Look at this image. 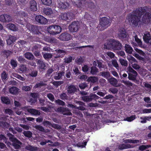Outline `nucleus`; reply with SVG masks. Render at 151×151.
<instances>
[{
  "mask_svg": "<svg viewBox=\"0 0 151 151\" xmlns=\"http://www.w3.org/2000/svg\"><path fill=\"white\" fill-rule=\"evenodd\" d=\"M145 11L144 8H139L129 14L127 18L129 21H130L132 24L137 26L140 21L142 13Z\"/></svg>",
  "mask_w": 151,
  "mask_h": 151,
  "instance_id": "obj_1",
  "label": "nucleus"
},
{
  "mask_svg": "<svg viewBox=\"0 0 151 151\" xmlns=\"http://www.w3.org/2000/svg\"><path fill=\"white\" fill-rule=\"evenodd\" d=\"M104 48L106 49H112L114 50H120L122 47V44L118 41L113 39L107 40L104 45Z\"/></svg>",
  "mask_w": 151,
  "mask_h": 151,
  "instance_id": "obj_2",
  "label": "nucleus"
},
{
  "mask_svg": "<svg viewBox=\"0 0 151 151\" xmlns=\"http://www.w3.org/2000/svg\"><path fill=\"white\" fill-rule=\"evenodd\" d=\"M79 8H94L95 7L94 3L91 0H71Z\"/></svg>",
  "mask_w": 151,
  "mask_h": 151,
  "instance_id": "obj_3",
  "label": "nucleus"
},
{
  "mask_svg": "<svg viewBox=\"0 0 151 151\" xmlns=\"http://www.w3.org/2000/svg\"><path fill=\"white\" fill-rule=\"evenodd\" d=\"M109 19L106 17L101 18L98 27V29L100 30H104L109 26Z\"/></svg>",
  "mask_w": 151,
  "mask_h": 151,
  "instance_id": "obj_4",
  "label": "nucleus"
},
{
  "mask_svg": "<svg viewBox=\"0 0 151 151\" xmlns=\"http://www.w3.org/2000/svg\"><path fill=\"white\" fill-rule=\"evenodd\" d=\"M61 27L59 25H51L47 28L48 32L52 35L59 34L62 31Z\"/></svg>",
  "mask_w": 151,
  "mask_h": 151,
  "instance_id": "obj_5",
  "label": "nucleus"
},
{
  "mask_svg": "<svg viewBox=\"0 0 151 151\" xmlns=\"http://www.w3.org/2000/svg\"><path fill=\"white\" fill-rule=\"evenodd\" d=\"M142 8H144L145 9V11L142 13V15L145 13L142 19V22L144 23L150 22L151 21V15L149 12H151V9H150L148 10V8L147 7H144Z\"/></svg>",
  "mask_w": 151,
  "mask_h": 151,
  "instance_id": "obj_6",
  "label": "nucleus"
},
{
  "mask_svg": "<svg viewBox=\"0 0 151 151\" xmlns=\"http://www.w3.org/2000/svg\"><path fill=\"white\" fill-rule=\"evenodd\" d=\"M127 69L130 73H128V78L130 80L135 81L137 75V72L130 66H129Z\"/></svg>",
  "mask_w": 151,
  "mask_h": 151,
  "instance_id": "obj_7",
  "label": "nucleus"
},
{
  "mask_svg": "<svg viewBox=\"0 0 151 151\" xmlns=\"http://www.w3.org/2000/svg\"><path fill=\"white\" fill-rule=\"evenodd\" d=\"M80 28L79 23L78 22H73L69 25L68 28L70 32H77Z\"/></svg>",
  "mask_w": 151,
  "mask_h": 151,
  "instance_id": "obj_8",
  "label": "nucleus"
},
{
  "mask_svg": "<svg viewBox=\"0 0 151 151\" xmlns=\"http://www.w3.org/2000/svg\"><path fill=\"white\" fill-rule=\"evenodd\" d=\"M55 111L61 113L63 115H72L70 110L67 107L60 106L58 107Z\"/></svg>",
  "mask_w": 151,
  "mask_h": 151,
  "instance_id": "obj_9",
  "label": "nucleus"
},
{
  "mask_svg": "<svg viewBox=\"0 0 151 151\" xmlns=\"http://www.w3.org/2000/svg\"><path fill=\"white\" fill-rule=\"evenodd\" d=\"M60 17L62 20L71 21L74 18L75 15L72 12H70L62 14Z\"/></svg>",
  "mask_w": 151,
  "mask_h": 151,
  "instance_id": "obj_10",
  "label": "nucleus"
},
{
  "mask_svg": "<svg viewBox=\"0 0 151 151\" xmlns=\"http://www.w3.org/2000/svg\"><path fill=\"white\" fill-rule=\"evenodd\" d=\"M71 38L70 34L67 32L61 33L58 37L60 40L63 42L67 41L70 40Z\"/></svg>",
  "mask_w": 151,
  "mask_h": 151,
  "instance_id": "obj_11",
  "label": "nucleus"
},
{
  "mask_svg": "<svg viewBox=\"0 0 151 151\" xmlns=\"http://www.w3.org/2000/svg\"><path fill=\"white\" fill-rule=\"evenodd\" d=\"M11 141L12 142V145L15 149L18 150L21 148L22 143L16 138L12 139Z\"/></svg>",
  "mask_w": 151,
  "mask_h": 151,
  "instance_id": "obj_12",
  "label": "nucleus"
},
{
  "mask_svg": "<svg viewBox=\"0 0 151 151\" xmlns=\"http://www.w3.org/2000/svg\"><path fill=\"white\" fill-rule=\"evenodd\" d=\"M36 21L42 24H45L47 22V19L43 16L40 15H37L35 18Z\"/></svg>",
  "mask_w": 151,
  "mask_h": 151,
  "instance_id": "obj_13",
  "label": "nucleus"
},
{
  "mask_svg": "<svg viewBox=\"0 0 151 151\" xmlns=\"http://www.w3.org/2000/svg\"><path fill=\"white\" fill-rule=\"evenodd\" d=\"M11 17L6 14H2L0 16V21L2 22H9L12 21Z\"/></svg>",
  "mask_w": 151,
  "mask_h": 151,
  "instance_id": "obj_14",
  "label": "nucleus"
},
{
  "mask_svg": "<svg viewBox=\"0 0 151 151\" xmlns=\"http://www.w3.org/2000/svg\"><path fill=\"white\" fill-rule=\"evenodd\" d=\"M66 89L68 94H73L74 93L77 91V88L74 85H68L66 87Z\"/></svg>",
  "mask_w": 151,
  "mask_h": 151,
  "instance_id": "obj_15",
  "label": "nucleus"
},
{
  "mask_svg": "<svg viewBox=\"0 0 151 151\" xmlns=\"http://www.w3.org/2000/svg\"><path fill=\"white\" fill-rule=\"evenodd\" d=\"M74 102L79 106H76V109L81 111H83L85 109V108L84 107L85 106V103L83 102L75 100L74 101Z\"/></svg>",
  "mask_w": 151,
  "mask_h": 151,
  "instance_id": "obj_16",
  "label": "nucleus"
},
{
  "mask_svg": "<svg viewBox=\"0 0 151 151\" xmlns=\"http://www.w3.org/2000/svg\"><path fill=\"white\" fill-rule=\"evenodd\" d=\"M40 29V27L36 26L30 25L29 29L30 31L32 32L34 34H38L40 32H39V30Z\"/></svg>",
  "mask_w": 151,
  "mask_h": 151,
  "instance_id": "obj_17",
  "label": "nucleus"
},
{
  "mask_svg": "<svg viewBox=\"0 0 151 151\" xmlns=\"http://www.w3.org/2000/svg\"><path fill=\"white\" fill-rule=\"evenodd\" d=\"M57 6L61 9H66L69 6V4L67 2L63 3L59 0L57 1Z\"/></svg>",
  "mask_w": 151,
  "mask_h": 151,
  "instance_id": "obj_18",
  "label": "nucleus"
},
{
  "mask_svg": "<svg viewBox=\"0 0 151 151\" xmlns=\"http://www.w3.org/2000/svg\"><path fill=\"white\" fill-rule=\"evenodd\" d=\"M29 8L32 11H36L37 10V4L35 1L32 0L30 1Z\"/></svg>",
  "mask_w": 151,
  "mask_h": 151,
  "instance_id": "obj_19",
  "label": "nucleus"
},
{
  "mask_svg": "<svg viewBox=\"0 0 151 151\" xmlns=\"http://www.w3.org/2000/svg\"><path fill=\"white\" fill-rule=\"evenodd\" d=\"M98 67L99 68L101 71L103 70V69H107V67L106 65L105 64L103 61L100 60L97 61Z\"/></svg>",
  "mask_w": 151,
  "mask_h": 151,
  "instance_id": "obj_20",
  "label": "nucleus"
},
{
  "mask_svg": "<svg viewBox=\"0 0 151 151\" xmlns=\"http://www.w3.org/2000/svg\"><path fill=\"white\" fill-rule=\"evenodd\" d=\"M108 81L113 86L115 87H117L119 86H118L117 84L118 83V80L115 78L112 77L108 80Z\"/></svg>",
  "mask_w": 151,
  "mask_h": 151,
  "instance_id": "obj_21",
  "label": "nucleus"
},
{
  "mask_svg": "<svg viewBox=\"0 0 151 151\" xmlns=\"http://www.w3.org/2000/svg\"><path fill=\"white\" fill-rule=\"evenodd\" d=\"M119 38L122 39L126 37V32L124 29H121L119 30L118 33Z\"/></svg>",
  "mask_w": 151,
  "mask_h": 151,
  "instance_id": "obj_22",
  "label": "nucleus"
},
{
  "mask_svg": "<svg viewBox=\"0 0 151 151\" xmlns=\"http://www.w3.org/2000/svg\"><path fill=\"white\" fill-rule=\"evenodd\" d=\"M24 57L28 60H32L35 58V57L31 52H27L24 54Z\"/></svg>",
  "mask_w": 151,
  "mask_h": 151,
  "instance_id": "obj_23",
  "label": "nucleus"
},
{
  "mask_svg": "<svg viewBox=\"0 0 151 151\" xmlns=\"http://www.w3.org/2000/svg\"><path fill=\"white\" fill-rule=\"evenodd\" d=\"M17 38L14 36H12L11 35L9 36V38L6 40L7 45H11L13 44V43L15 42Z\"/></svg>",
  "mask_w": 151,
  "mask_h": 151,
  "instance_id": "obj_24",
  "label": "nucleus"
},
{
  "mask_svg": "<svg viewBox=\"0 0 151 151\" xmlns=\"http://www.w3.org/2000/svg\"><path fill=\"white\" fill-rule=\"evenodd\" d=\"M34 127L40 131L44 132H50V130L48 129L45 130L44 127L40 125H36L33 126Z\"/></svg>",
  "mask_w": 151,
  "mask_h": 151,
  "instance_id": "obj_25",
  "label": "nucleus"
},
{
  "mask_svg": "<svg viewBox=\"0 0 151 151\" xmlns=\"http://www.w3.org/2000/svg\"><path fill=\"white\" fill-rule=\"evenodd\" d=\"M37 63L39 68L42 70L45 69L46 65L45 63L43 61L40 60H38L37 61Z\"/></svg>",
  "mask_w": 151,
  "mask_h": 151,
  "instance_id": "obj_26",
  "label": "nucleus"
},
{
  "mask_svg": "<svg viewBox=\"0 0 151 151\" xmlns=\"http://www.w3.org/2000/svg\"><path fill=\"white\" fill-rule=\"evenodd\" d=\"M144 34L143 38L145 42L147 43H149V41L151 40V36L150 33L146 32Z\"/></svg>",
  "mask_w": 151,
  "mask_h": 151,
  "instance_id": "obj_27",
  "label": "nucleus"
},
{
  "mask_svg": "<svg viewBox=\"0 0 151 151\" xmlns=\"http://www.w3.org/2000/svg\"><path fill=\"white\" fill-rule=\"evenodd\" d=\"M100 74V76L106 79L109 78L111 76L110 72L108 71L101 72Z\"/></svg>",
  "mask_w": 151,
  "mask_h": 151,
  "instance_id": "obj_28",
  "label": "nucleus"
},
{
  "mask_svg": "<svg viewBox=\"0 0 151 151\" xmlns=\"http://www.w3.org/2000/svg\"><path fill=\"white\" fill-rule=\"evenodd\" d=\"M125 50L126 52L129 54H132L133 51L132 47L129 45L125 44Z\"/></svg>",
  "mask_w": 151,
  "mask_h": 151,
  "instance_id": "obj_29",
  "label": "nucleus"
},
{
  "mask_svg": "<svg viewBox=\"0 0 151 151\" xmlns=\"http://www.w3.org/2000/svg\"><path fill=\"white\" fill-rule=\"evenodd\" d=\"M82 100L85 102H89L91 101L92 100V94H90L88 96H84L82 97Z\"/></svg>",
  "mask_w": 151,
  "mask_h": 151,
  "instance_id": "obj_30",
  "label": "nucleus"
},
{
  "mask_svg": "<svg viewBox=\"0 0 151 151\" xmlns=\"http://www.w3.org/2000/svg\"><path fill=\"white\" fill-rule=\"evenodd\" d=\"M19 89L16 87L13 86L9 89V92L13 94H17L18 92Z\"/></svg>",
  "mask_w": 151,
  "mask_h": 151,
  "instance_id": "obj_31",
  "label": "nucleus"
},
{
  "mask_svg": "<svg viewBox=\"0 0 151 151\" xmlns=\"http://www.w3.org/2000/svg\"><path fill=\"white\" fill-rule=\"evenodd\" d=\"M99 72V69L95 66H92L91 68L90 73L94 75H96Z\"/></svg>",
  "mask_w": 151,
  "mask_h": 151,
  "instance_id": "obj_32",
  "label": "nucleus"
},
{
  "mask_svg": "<svg viewBox=\"0 0 151 151\" xmlns=\"http://www.w3.org/2000/svg\"><path fill=\"white\" fill-rule=\"evenodd\" d=\"M46 41L51 43H57L58 42V40L55 38L53 37L47 38Z\"/></svg>",
  "mask_w": 151,
  "mask_h": 151,
  "instance_id": "obj_33",
  "label": "nucleus"
},
{
  "mask_svg": "<svg viewBox=\"0 0 151 151\" xmlns=\"http://www.w3.org/2000/svg\"><path fill=\"white\" fill-rule=\"evenodd\" d=\"M30 113L35 116H39L40 114V113L39 111L32 108L31 109Z\"/></svg>",
  "mask_w": 151,
  "mask_h": 151,
  "instance_id": "obj_34",
  "label": "nucleus"
},
{
  "mask_svg": "<svg viewBox=\"0 0 151 151\" xmlns=\"http://www.w3.org/2000/svg\"><path fill=\"white\" fill-rule=\"evenodd\" d=\"M132 147L131 145L130 144H123L120 145L118 146V148L120 150H123L126 149L130 148Z\"/></svg>",
  "mask_w": 151,
  "mask_h": 151,
  "instance_id": "obj_35",
  "label": "nucleus"
},
{
  "mask_svg": "<svg viewBox=\"0 0 151 151\" xmlns=\"http://www.w3.org/2000/svg\"><path fill=\"white\" fill-rule=\"evenodd\" d=\"M55 51L58 54L60 55L61 57H62L66 53V52L65 50L60 49L56 50Z\"/></svg>",
  "mask_w": 151,
  "mask_h": 151,
  "instance_id": "obj_36",
  "label": "nucleus"
},
{
  "mask_svg": "<svg viewBox=\"0 0 151 151\" xmlns=\"http://www.w3.org/2000/svg\"><path fill=\"white\" fill-rule=\"evenodd\" d=\"M43 12L46 15H49L52 14V9L50 8H44Z\"/></svg>",
  "mask_w": 151,
  "mask_h": 151,
  "instance_id": "obj_37",
  "label": "nucleus"
},
{
  "mask_svg": "<svg viewBox=\"0 0 151 151\" xmlns=\"http://www.w3.org/2000/svg\"><path fill=\"white\" fill-rule=\"evenodd\" d=\"M141 140H132L131 139H126L124 141V142L126 143H132L133 144H135L137 143H138L139 142H141Z\"/></svg>",
  "mask_w": 151,
  "mask_h": 151,
  "instance_id": "obj_38",
  "label": "nucleus"
},
{
  "mask_svg": "<svg viewBox=\"0 0 151 151\" xmlns=\"http://www.w3.org/2000/svg\"><path fill=\"white\" fill-rule=\"evenodd\" d=\"M46 84L42 81H40V82H37L35 86L34 87L35 88H41L42 86H46Z\"/></svg>",
  "mask_w": 151,
  "mask_h": 151,
  "instance_id": "obj_39",
  "label": "nucleus"
},
{
  "mask_svg": "<svg viewBox=\"0 0 151 151\" xmlns=\"http://www.w3.org/2000/svg\"><path fill=\"white\" fill-rule=\"evenodd\" d=\"M64 75V73L63 72H59L58 73H56L54 77L55 79L57 80L60 79L62 76Z\"/></svg>",
  "mask_w": 151,
  "mask_h": 151,
  "instance_id": "obj_40",
  "label": "nucleus"
},
{
  "mask_svg": "<svg viewBox=\"0 0 151 151\" xmlns=\"http://www.w3.org/2000/svg\"><path fill=\"white\" fill-rule=\"evenodd\" d=\"M127 58L128 60L132 65L134 63L137 62V61L136 59L131 55H129L127 56Z\"/></svg>",
  "mask_w": 151,
  "mask_h": 151,
  "instance_id": "obj_41",
  "label": "nucleus"
},
{
  "mask_svg": "<svg viewBox=\"0 0 151 151\" xmlns=\"http://www.w3.org/2000/svg\"><path fill=\"white\" fill-rule=\"evenodd\" d=\"M98 78L95 76L91 77H89L87 80L88 82H91L93 83H95L98 81Z\"/></svg>",
  "mask_w": 151,
  "mask_h": 151,
  "instance_id": "obj_42",
  "label": "nucleus"
},
{
  "mask_svg": "<svg viewBox=\"0 0 151 151\" xmlns=\"http://www.w3.org/2000/svg\"><path fill=\"white\" fill-rule=\"evenodd\" d=\"M135 41L137 43L139 46L141 47H144V46L142 44L141 41L139 39L137 35H136L134 37Z\"/></svg>",
  "mask_w": 151,
  "mask_h": 151,
  "instance_id": "obj_43",
  "label": "nucleus"
},
{
  "mask_svg": "<svg viewBox=\"0 0 151 151\" xmlns=\"http://www.w3.org/2000/svg\"><path fill=\"white\" fill-rule=\"evenodd\" d=\"M119 62L122 66L127 67L128 65V62L126 60L120 58L119 60Z\"/></svg>",
  "mask_w": 151,
  "mask_h": 151,
  "instance_id": "obj_44",
  "label": "nucleus"
},
{
  "mask_svg": "<svg viewBox=\"0 0 151 151\" xmlns=\"http://www.w3.org/2000/svg\"><path fill=\"white\" fill-rule=\"evenodd\" d=\"M43 55L45 59L47 60L51 58L52 57V54L48 53H44Z\"/></svg>",
  "mask_w": 151,
  "mask_h": 151,
  "instance_id": "obj_45",
  "label": "nucleus"
},
{
  "mask_svg": "<svg viewBox=\"0 0 151 151\" xmlns=\"http://www.w3.org/2000/svg\"><path fill=\"white\" fill-rule=\"evenodd\" d=\"M25 149L31 151H34L37 150V147L32 146L30 145H28L26 146Z\"/></svg>",
  "mask_w": 151,
  "mask_h": 151,
  "instance_id": "obj_46",
  "label": "nucleus"
},
{
  "mask_svg": "<svg viewBox=\"0 0 151 151\" xmlns=\"http://www.w3.org/2000/svg\"><path fill=\"white\" fill-rule=\"evenodd\" d=\"M40 47V45L38 44L35 45H33L31 47V51L32 52H34V51L37 50Z\"/></svg>",
  "mask_w": 151,
  "mask_h": 151,
  "instance_id": "obj_47",
  "label": "nucleus"
},
{
  "mask_svg": "<svg viewBox=\"0 0 151 151\" xmlns=\"http://www.w3.org/2000/svg\"><path fill=\"white\" fill-rule=\"evenodd\" d=\"M52 83L55 87H57L62 84H63L64 82L63 81H54Z\"/></svg>",
  "mask_w": 151,
  "mask_h": 151,
  "instance_id": "obj_48",
  "label": "nucleus"
},
{
  "mask_svg": "<svg viewBox=\"0 0 151 151\" xmlns=\"http://www.w3.org/2000/svg\"><path fill=\"white\" fill-rule=\"evenodd\" d=\"M112 65L116 68L119 70V65L116 60H111Z\"/></svg>",
  "mask_w": 151,
  "mask_h": 151,
  "instance_id": "obj_49",
  "label": "nucleus"
},
{
  "mask_svg": "<svg viewBox=\"0 0 151 151\" xmlns=\"http://www.w3.org/2000/svg\"><path fill=\"white\" fill-rule=\"evenodd\" d=\"M43 4L47 6H50L52 4V0H41Z\"/></svg>",
  "mask_w": 151,
  "mask_h": 151,
  "instance_id": "obj_50",
  "label": "nucleus"
},
{
  "mask_svg": "<svg viewBox=\"0 0 151 151\" xmlns=\"http://www.w3.org/2000/svg\"><path fill=\"white\" fill-rule=\"evenodd\" d=\"M7 27L11 30L13 31L17 30V28L15 25L13 24L9 23L7 24Z\"/></svg>",
  "mask_w": 151,
  "mask_h": 151,
  "instance_id": "obj_51",
  "label": "nucleus"
},
{
  "mask_svg": "<svg viewBox=\"0 0 151 151\" xmlns=\"http://www.w3.org/2000/svg\"><path fill=\"white\" fill-rule=\"evenodd\" d=\"M1 99L4 103L8 104L10 103V100L7 97H1Z\"/></svg>",
  "mask_w": 151,
  "mask_h": 151,
  "instance_id": "obj_52",
  "label": "nucleus"
},
{
  "mask_svg": "<svg viewBox=\"0 0 151 151\" xmlns=\"http://www.w3.org/2000/svg\"><path fill=\"white\" fill-rule=\"evenodd\" d=\"M9 124L6 122H0V127L4 128H7L9 127Z\"/></svg>",
  "mask_w": 151,
  "mask_h": 151,
  "instance_id": "obj_53",
  "label": "nucleus"
},
{
  "mask_svg": "<svg viewBox=\"0 0 151 151\" xmlns=\"http://www.w3.org/2000/svg\"><path fill=\"white\" fill-rule=\"evenodd\" d=\"M24 135L28 138H31L32 137V133L29 131H25L23 132Z\"/></svg>",
  "mask_w": 151,
  "mask_h": 151,
  "instance_id": "obj_54",
  "label": "nucleus"
},
{
  "mask_svg": "<svg viewBox=\"0 0 151 151\" xmlns=\"http://www.w3.org/2000/svg\"><path fill=\"white\" fill-rule=\"evenodd\" d=\"M118 90L117 88L114 87L110 88L109 90V92L113 94L117 93Z\"/></svg>",
  "mask_w": 151,
  "mask_h": 151,
  "instance_id": "obj_55",
  "label": "nucleus"
},
{
  "mask_svg": "<svg viewBox=\"0 0 151 151\" xmlns=\"http://www.w3.org/2000/svg\"><path fill=\"white\" fill-rule=\"evenodd\" d=\"M150 147H151V146L150 145H142L139 147V149L141 151H143Z\"/></svg>",
  "mask_w": 151,
  "mask_h": 151,
  "instance_id": "obj_56",
  "label": "nucleus"
},
{
  "mask_svg": "<svg viewBox=\"0 0 151 151\" xmlns=\"http://www.w3.org/2000/svg\"><path fill=\"white\" fill-rule=\"evenodd\" d=\"M13 75L14 76V77L17 78L18 79L24 81L25 80V78H24V77L21 76L20 75L16 73H14L13 74Z\"/></svg>",
  "mask_w": 151,
  "mask_h": 151,
  "instance_id": "obj_57",
  "label": "nucleus"
},
{
  "mask_svg": "<svg viewBox=\"0 0 151 151\" xmlns=\"http://www.w3.org/2000/svg\"><path fill=\"white\" fill-rule=\"evenodd\" d=\"M88 84L86 83H80L79 85V87L80 88L82 89H84L88 87Z\"/></svg>",
  "mask_w": 151,
  "mask_h": 151,
  "instance_id": "obj_58",
  "label": "nucleus"
},
{
  "mask_svg": "<svg viewBox=\"0 0 151 151\" xmlns=\"http://www.w3.org/2000/svg\"><path fill=\"white\" fill-rule=\"evenodd\" d=\"M122 82L128 87L132 86L133 85V84L132 83L129 81H125L123 80H122Z\"/></svg>",
  "mask_w": 151,
  "mask_h": 151,
  "instance_id": "obj_59",
  "label": "nucleus"
},
{
  "mask_svg": "<svg viewBox=\"0 0 151 151\" xmlns=\"http://www.w3.org/2000/svg\"><path fill=\"white\" fill-rule=\"evenodd\" d=\"M32 86H23L22 87V90L25 91H30L32 88Z\"/></svg>",
  "mask_w": 151,
  "mask_h": 151,
  "instance_id": "obj_60",
  "label": "nucleus"
},
{
  "mask_svg": "<svg viewBox=\"0 0 151 151\" xmlns=\"http://www.w3.org/2000/svg\"><path fill=\"white\" fill-rule=\"evenodd\" d=\"M19 70L21 72H23L26 71L27 70V68L26 67V66L25 65L23 64L21 65L19 68Z\"/></svg>",
  "mask_w": 151,
  "mask_h": 151,
  "instance_id": "obj_61",
  "label": "nucleus"
},
{
  "mask_svg": "<svg viewBox=\"0 0 151 151\" xmlns=\"http://www.w3.org/2000/svg\"><path fill=\"white\" fill-rule=\"evenodd\" d=\"M55 101L56 104H57L59 105H60L63 106H64L65 105V102L59 99L56 100Z\"/></svg>",
  "mask_w": 151,
  "mask_h": 151,
  "instance_id": "obj_62",
  "label": "nucleus"
},
{
  "mask_svg": "<svg viewBox=\"0 0 151 151\" xmlns=\"http://www.w3.org/2000/svg\"><path fill=\"white\" fill-rule=\"evenodd\" d=\"M60 98L63 100H67L68 99V97L66 93H63L60 95Z\"/></svg>",
  "mask_w": 151,
  "mask_h": 151,
  "instance_id": "obj_63",
  "label": "nucleus"
},
{
  "mask_svg": "<svg viewBox=\"0 0 151 151\" xmlns=\"http://www.w3.org/2000/svg\"><path fill=\"white\" fill-rule=\"evenodd\" d=\"M83 59L80 57L78 58L75 60V61L78 65H81L83 62Z\"/></svg>",
  "mask_w": 151,
  "mask_h": 151,
  "instance_id": "obj_64",
  "label": "nucleus"
}]
</instances>
